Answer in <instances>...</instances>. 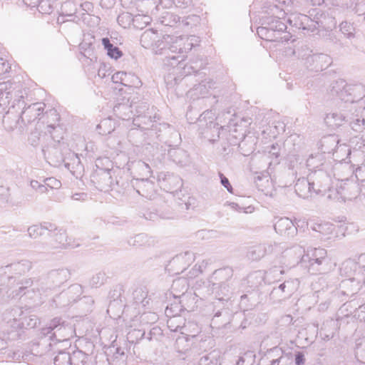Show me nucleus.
<instances>
[{
    "label": "nucleus",
    "instance_id": "nucleus-1",
    "mask_svg": "<svg viewBox=\"0 0 365 365\" xmlns=\"http://www.w3.org/2000/svg\"><path fill=\"white\" fill-rule=\"evenodd\" d=\"M26 91H23L19 83L6 81L0 83V114L3 117V124L11 130H24L19 110L24 105Z\"/></svg>",
    "mask_w": 365,
    "mask_h": 365
},
{
    "label": "nucleus",
    "instance_id": "nucleus-2",
    "mask_svg": "<svg viewBox=\"0 0 365 365\" xmlns=\"http://www.w3.org/2000/svg\"><path fill=\"white\" fill-rule=\"evenodd\" d=\"M331 94L336 95L339 99L345 103H358V108L364 106V99L365 96V87L364 85L359 84H344L343 81L336 82L331 88Z\"/></svg>",
    "mask_w": 365,
    "mask_h": 365
},
{
    "label": "nucleus",
    "instance_id": "nucleus-3",
    "mask_svg": "<svg viewBox=\"0 0 365 365\" xmlns=\"http://www.w3.org/2000/svg\"><path fill=\"white\" fill-rule=\"evenodd\" d=\"M178 60L173 61L169 66L173 67V73H170L165 78L168 86L173 87L182 80L180 76H175V73H180L184 76H189L193 73L198 72L202 68V63L198 65L197 62L191 63H183L184 55H178Z\"/></svg>",
    "mask_w": 365,
    "mask_h": 365
},
{
    "label": "nucleus",
    "instance_id": "nucleus-4",
    "mask_svg": "<svg viewBox=\"0 0 365 365\" xmlns=\"http://www.w3.org/2000/svg\"><path fill=\"white\" fill-rule=\"evenodd\" d=\"M71 327L68 323L62 321L61 318H54L49 323L48 327L41 329L40 336L45 339L53 341H65L69 338Z\"/></svg>",
    "mask_w": 365,
    "mask_h": 365
},
{
    "label": "nucleus",
    "instance_id": "nucleus-5",
    "mask_svg": "<svg viewBox=\"0 0 365 365\" xmlns=\"http://www.w3.org/2000/svg\"><path fill=\"white\" fill-rule=\"evenodd\" d=\"M43 128L56 141L62 140L63 139V130L59 125L60 115L56 109H50L43 113L39 118Z\"/></svg>",
    "mask_w": 365,
    "mask_h": 365
},
{
    "label": "nucleus",
    "instance_id": "nucleus-6",
    "mask_svg": "<svg viewBox=\"0 0 365 365\" xmlns=\"http://www.w3.org/2000/svg\"><path fill=\"white\" fill-rule=\"evenodd\" d=\"M233 269L226 267L215 270L212 274L213 286L218 289L220 294L227 296L233 289Z\"/></svg>",
    "mask_w": 365,
    "mask_h": 365
},
{
    "label": "nucleus",
    "instance_id": "nucleus-7",
    "mask_svg": "<svg viewBox=\"0 0 365 365\" xmlns=\"http://www.w3.org/2000/svg\"><path fill=\"white\" fill-rule=\"evenodd\" d=\"M332 170L319 169L312 171L309 175V179L312 186L314 187L316 194H324L329 190L331 185Z\"/></svg>",
    "mask_w": 365,
    "mask_h": 365
},
{
    "label": "nucleus",
    "instance_id": "nucleus-8",
    "mask_svg": "<svg viewBox=\"0 0 365 365\" xmlns=\"http://www.w3.org/2000/svg\"><path fill=\"white\" fill-rule=\"evenodd\" d=\"M91 180L97 189L105 192L115 189L118 185V181L113 180L111 170L109 169L98 168L91 175Z\"/></svg>",
    "mask_w": 365,
    "mask_h": 365
},
{
    "label": "nucleus",
    "instance_id": "nucleus-9",
    "mask_svg": "<svg viewBox=\"0 0 365 365\" xmlns=\"http://www.w3.org/2000/svg\"><path fill=\"white\" fill-rule=\"evenodd\" d=\"M215 115L212 110H205L197 118L200 127L206 126L203 133L210 141L215 142L220 138V128L217 123L214 122Z\"/></svg>",
    "mask_w": 365,
    "mask_h": 365
},
{
    "label": "nucleus",
    "instance_id": "nucleus-10",
    "mask_svg": "<svg viewBox=\"0 0 365 365\" xmlns=\"http://www.w3.org/2000/svg\"><path fill=\"white\" fill-rule=\"evenodd\" d=\"M175 37L170 35L163 36L162 39L157 38L153 51L155 54L164 55V64L169 66L173 61L178 60V57L175 55L174 51L170 49L172 44H175Z\"/></svg>",
    "mask_w": 365,
    "mask_h": 365
},
{
    "label": "nucleus",
    "instance_id": "nucleus-11",
    "mask_svg": "<svg viewBox=\"0 0 365 365\" xmlns=\"http://www.w3.org/2000/svg\"><path fill=\"white\" fill-rule=\"evenodd\" d=\"M298 284L297 279L286 280L273 287L269 297L274 302H280L289 298Z\"/></svg>",
    "mask_w": 365,
    "mask_h": 365
},
{
    "label": "nucleus",
    "instance_id": "nucleus-12",
    "mask_svg": "<svg viewBox=\"0 0 365 365\" xmlns=\"http://www.w3.org/2000/svg\"><path fill=\"white\" fill-rule=\"evenodd\" d=\"M45 108V104L43 103H35L26 107V103L23 106L21 110H19L21 123L24 128L36 120L37 123L40 122L39 118L42 115Z\"/></svg>",
    "mask_w": 365,
    "mask_h": 365
},
{
    "label": "nucleus",
    "instance_id": "nucleus-13",
    "mask_svg": "<svg viewBox=\"0 0 365 365\" xmlns=\"http://www.w3.org/2000/svg\"><path fill=\"white\" fill-rule=\"evenodd\" d=\"M61 142V140L57 142L55 140H51L47 141V143L43 144L41 149L43 155L50 164H58L65 161L61 153L62 144Z\"/></svg>",
    "mask_w": 365,
    "mask_h": 365
},
{
    "label": "nucleus",
    "instance_id": "nucleus-14",
    "mask_svg": "<svg viewBox=\"0 0 365 365\" xmlns=\"http://www.w3.org/2000/svg\"><path fill=\"white\" fill-rule=\"evenodd\" d=\"M312 250L315 252V258H312L310 252L308 251L306 255L303 257L302 261L309 264H305V267L311 274L322 273L323 269L321 266L326 261L327 251L322 248H314Z\"/></svg>",
    "mask_w": 365,
    "mask_h": 365
},
{
    "label": "nucleus",
    "instance_id": "nucleus-15",
    "mask_svg": "<svg viewBox=\"0 0 365 365\" xmlns=\"http://www.w3.org/2000/svg\"><path fill=\"white\" fill-rule=\"evenodd\" d=\"M70 277L71 272L66 268L53 269L48 273L43 283L46 289H53L68 281Z\"/></svg>",
    "mask_w": 365,
    "mask_h": 365
},
{
    "label": "nucleus",
    "instance_id": "nucleus-16",
    "mask_svg": "<svg viewBox=\"0 0 365 365\" xmlns=\"http://www.w3.org/2000/svg\"><path fill=\"white\" fill-rule=\"evenodd\" d=\"M339 140L336 135H329L324 136L320 142V149L323 153H331L336 154L338 157V153L341 151L347 152L350 154V149L346 145H339Z\"/></svg>",
    "mask_w": 365,
    "mask_h": 365
},
{
    "label": "nucleus",
    "instance_id": "nucleus-17",
    "mask_svg": "<svg viewBox=\"0 0 365 365\" xmlns=\"http://www.w3.org/2000/svg\"><path fill=\"white\" fill-rule=\"evenodd\" d=\"M131 186L140 195L152 199L155 195V185L148 178H134L130 181Z\"/></svg>",
    "mask_w": 365,
    "mask_h": 365
},
{
    "label": "nucleus",
    "instance_id": "nucleus-18",
    "mask_svg": "<svg viewBox=\"0 0 365 365\" xmlns=\"http://www.w3.org/2000/svg\"><path fill=\"white\" fill-rule=\"evenodd\" d=\"M331 63V57L324 53H312L304 62L305 66L310 71H321L327 68Z\"/></svg>",
    "mask_w": 365,
    "mask_h": 365
},
{
    "label": "nucleus",
    "instance_id": "nucleus-19",
    "mask_svg": "<svg viewBox=\"0 0 365 365\" xmlns=\"http://www.w3.org/2000/svg\"><path fill=\"white\" fill-rule=\"evenodd\" d=\"M277 233L288 238L294 237L297 234V228L288 217H280L274 224Z\"/></svg>",
    "mask_w": 365,
    "mask_h": 365
},
{
    "label": "nucleus",
    "instance_id": "nucleus-20",
    "mask_svg": "<svg viewBox=\"0 0 365 365\" xmlns=\"http://www.w3.org/2000/svg\"><path fill=\"white\" fill-rule=\"evenodd\" d=\"M148 17L138 15L134 17L129 13L122 14L118 16V24L124 28L129 26L132 23L133 26L138 29H142L147 25Z\"/></svg>",
    "mask_w": 365,
    "mask_h": 365
},
{
    "label": "nucleus",
    "instance_id": "nucleus-21",
    "mask_svg": "<svg viewBox=\"0 0 365 365\" xmlns=\"http://www.w3.org/2000/svg\"><path fill=\"white\" fill-rule=\"evenodd\" d=\"M51 140H54V138L43 128L41 123L36 124L35 130L31 133L29 137V142L32 146L41 145V149L43 148V144H46L47 141Z\"/></svg>",
    "mask_w": 365,
    "mask_h": 365
},
{
    "label": "nucleus",
    "instance_id": "nucleus-22",
    "mask_svg": "<svg viewBox=\"0 0 365 365\" xmlns=\"http://www.w3.org/2000/svg\"><path fill=\"white\" fill-rule=\"evenodd\" d=\"M278 247V245L272 244H260L252 247L247 252V256L251 260H259L265 255L274 252Z\"/></svg>",
    "mask_w": 365,
    "mask_h": 365
},
{
    "label": "nucleus",
    "instance_id": "nucleus-23",
    "mask_svg": "<svg viewBox=\"0 0 365 365\" xmlns=\"http://www.w3.org/2000/svg\"><path fill=\"white\" fill-rule=\"evenodd\" d=\"M49 235L51 237L50 245L51 248H67L71 247L68 242V236L66 232L63 228H58L56 230L49 231Z\"/></svg>",
    "mask_w": 365,
    "mask_h": 365
},
{
    "label": "nucleus",
    "instance_id": "nucleus-24",
    "mask_svg": "<svg viewBox=\"0 0 365 365\" xmlns=\"http://www.w3.org/2000/svg\"><path fill=\"white\" fill-rule=\"evenodd\" d=\"M165 314L169 317V319L167 322V326L171 331H180L182 334V330L185 329V319L181 316L178 315L177 312L174 314L173 307L169 308L167 307L165 309Z\"/></svg>",
    "mask_w": 365,
    "mask_h": 365
},
{
    "label": "nucleus",
    "instance_id": "nucleus-25",
    "mask_svg": "<svg viewBox=\"0 0 365 365\" xmlns=\"http://www.w3.org/2000/svg\"><path fill=\"white\" fill-rule=\"evenodd\" d=\"M306 255L304 248L301 245H294L291 248L287 249L283 252L284 257H289V264L294 265L301 263L305 267L307 262H303L302 258Z\"/></svg>",
    "mask_w": 365,
    "mask_h": 365
},
{
    "label": "nucleus",
    "instance_id": "nucleus-26",
    "mask_svg": "<svg viewBox=\"0 0 365 365\" xmlns=\"http://www.w3.org/2000/svg\"><path fill=\"white\" fill-rule=\"evenodd\" d=\"M355 115L356 113L347 115L341 112H333L327 114L324 120L328 126L335 128L341 126L344 122H349L350 123L351 118Z\"/></svg>",
    "mask_w": 365,
    "mask_h": 365
},
{
    "label": "nucleus",
    "instance_id": "nucleus-27",
    "mask_svg": "<svg viewBox=\"0 0 365 365\" xmlns=\"http://www.w3.org/2000/svg\"><path fill=\"white\" fill-rule=\"evenodd\" d=\"M294 189L296 193L304 199L309 197L314 192V187L312 186L309 176L307 178H299L294 185Z\"/></svg>",
    "mask_w": 365,
    "mask_h": 365
},
{
    "label": "nucleus",
    "instance_id": "nucleus-28",
    "mask_svg": "<svg viewBox=\"0 0 365 365\" xmlns=\"http://www.w3.org/2000/svg\"><path fill=\"white\" fill-rule=\"evenodd\" d=\"M307 167L309 170H312V172L319 169L332 170L331 162L327 161L323 154L311 155L307 160Z\"/></svg>",
    "mask_w": 365,
    "mask_h": 365
},
{
    "label": "nucleus",
    "instance_id": "nucleus-29",
    "mask_svg": "<svg viewBox=\"0 0 365 365\" xmlns=\"http://www.w3.org/2000/svg\"><path fill=\"white\" fill-rule=\"evenodd\" d=\"M158 136L160 138V140L164 141L169 147H175L181 141L180 134L170 125L166 127L163 134Z\"/></svg>",
    "mask_w": 365,
    "mask_h": 365
},
{
    "label": "nucleus",
    "instance_id": "nucleus-30",
    "mask_svg": "<svg viewBox=\"0 0 365 365\" xmlns=\"http://www.w3.org/2000/svg\"><path fill=\"white\" fill-rule=\"evenodd\" d=\"M56 226L48 222H44L41 224L34 225L30 226L27 231L29 236L31 238L36 239L45 234L46 231L56 230Z\"/></svg>",
    "mask_w": 365,
    "mask_h": 365
},
{
    "label": "nucleus",
    "instance_id": "nucleus-31",
    "mask_svg": "<svg viewBox=\"0 0 365 365\" xmlns=\"http://www.w3.org/2000/svg\"><path fill=\"white\" fill-rule=\"evenodd\" d=\"M133 302L135 308L145 307L149 304L150 298L148 296L145 287H137L133 292Z\"/></svg>",
    "mask_w": 365,
    "mask_h": 365
},
{
    "label": "nucleus",
    "instance_id": "nucleus-32",
    "mask_svg": "<svg viewBox=\"0 0 365 365\" xmlns=\"http://www.w3.org/2000/svg\"><path fill=\"white\" fill-rule=\"evenodd\" d=\"M127 243L129 246L138 248L144 246H150L154 243V240L145 233H139L128 237Z\"/></svg>",
    "mask_w": 365,
    "mask_h": 365
},
{
    "label": "nucleus",
    "instance_id": "nucleus-33",
    "mask_svg": "<svg viewBox=\"0 0 365 365\" xmlns=\"http://www.w3.org/2000/svg\"><path fill=\"white\" fill-rule=\"evenodd\" d=\"M175 43V44H172L170 47V49L174 51L175 54L187 53L190 51L193 46V43L189 38L182 36H176Z\"/></svg>",
    "mask_w": 365,
    "mask_h": 365
},
{
    "label": "nucleus",
    "instance_id": "nucleus-34",
    "mask_svg": "<svg viewBox=\"0 0 365 365\" xmlns=\"http://www.w3.org/2000/svg\"><path fill=\"white\" fill-rule=\"evenodd\" d=\"M356 115L351 118L350 126L356 131H361L365 129V100L364 101L363 108L356 110Z\"/></svg>",
    "mask_w": 365,
    "mask_h": 365
},
{
    "label": "nucleus",
    "instance_id": "nucleus-35",
    "mask_svg": "<svg viewBox=\"0 0 365 365\" xmlns=\"http://www.w3.org/2000/svg\"><path fill=\"white\" fill-rule=\"evenodd\" d=\"M189 289V284L186 278H178L173 282L171 286V293L175 298H180L185 296V294Z\"/></svg>",
    "mask_w": 365,
    "mask_h": 365
},
{
    "label": "nucleus",
    "instance_id": "nucleus-36",
    "mask_svg": "<svg viewBox=\"0 0 365 365\" xmlns=\"http://www.w3.org/2000/svg\"><path fill=\"white\" fill-rule=\"evenodd\" d=\"M262 25H266L268 29L277 31L279 34L287 29V26L284 23L280 21V19L277 16H266L262 17Z\"/></svg>",
    "mask_w": 365,
    "mask_h": 365
},
{
    "label": "nucleus",
    "instance_id": "nucleus-37",
    "mask_svg": "<svg viewBox=\"0 0 365 365\" xmlns=\"http://www.w3.org/2000/svg\"><path fill=\"white\" fill-rule=\"evenodd\" d=\"M40 323L38 317L36 314H28L24 313L22 315L21 320L16 326L12 324L11 327L16 329H34Z\"/></svg>",
    "mask_w": 365,
    "mask_h": 365
},
{
    "label": "nucleus",
    "instance_id": "nucleus-38",
    "mask_svg": "<svg viewBox=\"0 0 365 365\" xmlns=\"http://www.w3.org/2000/svg\"><path fill=\"white\" fill-rule=\"evenodd\" d=\"M168 156L174 163L180 166L186 165L189 162V155L187 151L182 148H170L168 150Z\"/></svg>",
    "mask_w": 365,
    "mask_h": 365
},
{
    "label": "nucleus",
    "instance_id": "nucleus-39",
    "mask_svg": "<svg viewBox=\"0 0 365 365\" xmlns=\"http://www.w3.org/2000/svg\"><path fill=\"white\" fill-rule=\"evenodd\" d=\"M158 38L157 31L153 29L145 30L140 36V43L145 48L153 49L156 40Z\"/></svg>",
    "mask_w": 365,
    "mask_h": 365
},
{
    "label": "nucleus",
    "instance_id": "nucleus-40",
    "mask_svg": "<svg viewBox=\"0 0 365 365\" xmlns=\"http://www.w3.org/2000/svg\"><path fill=\"white\" fill-rule=\"evenodd\" d=\"M64 159L65 161H63V163H64L65 167L67 168L68 170H69L71 173H75L83 170V167L78 154L70 153L69 157L64 158Z\"/></svg>",
    "mask_w": 365,
    "mask_h": 365
},
{
    "label": "nucleus",
    "instance_id": "nucleus-41",
    "mask_svg": "<svg viewBox=\"0 0 365 365\" xmlns=\"http://www.w3.org/2000/svg\"><path fill=\"white\" fill-rule=\"evenodd\" d=\"M24 312L19 307H14L10 310H6L4 313V319L6 320L8 323L16 326L17 324L21 322L22 315Z\"/></svg>",
    "mask_w": 365,
    "mask_h": 365
},
{
    "label": "nucleus",
    "instance_id": "nucleus-42",
    "mask_svg": "<svg viewBox=\"0 0 365 365\" xmlns=\"http://www.w3.org/2000/svg\"><path fill=\"white\" fill-rule=\"evenodd\" d=\"M228 317L227 310L217 311L211 320V327L216 329L224 327L228 322Z\"/></svg>",
    "mask_w": 365,
    "mask_h": 365
},
{
    "label": "nucleus",
    "instance_id": "nucleus-43",
    "mask_svg": "<svg viewBox=\"0 0 365 365\" xmlns=\"http://www.w3.org/2000/svg\"><path fill=\"white\" fill-rule=\"evenodd\" d=\"M6 268H10L15 274L21 275L27 272L31 268V263L29 260L24 259L20 262H14L6 266Z\"/></svg>",
    "mask_w": 365,
    "mask_h": 365
},
{
    "label": "nucleus",
    "instance_id": "nucleus-44",
    "mask_svg": "<svg viewBox=\"0 0 365 365\" xmlns=\"http://www.w3.org/2000/svg\"><path fill=\"white\" fill-rule=\"evenodd\" d=\"M159 20L162 25L173 27L180 22V17L174 13L165 11L159 18Z\"/></svg>",
    "mask_w": 365,
    "mask_h": 365
},
{
    "label": "nucleus",
    "instance_id": "nucleus-45",
    "mask_svg": "<svg viewBox=\"0 0 365 365\" xmlns=\"http://www.w3.org/2000/svg\"><path fill=\"white\" fill-rule=\"evenodd\" d=\"M58 5V0H40L38 11L41 14H51Z\"/></svg>",
    "mask_w": 365,
    "mask_h": 365
},
{
    "label": "nucleus",
    "instance_id": "nucleus-46",
    "mask_svg": "<svg viewBox=\"0 0 365 365\" xmlns=\"http://www.w3.org/2000/svg\"><path fill=\"white\" fill-rule=\"evenodd\" d=\"M64 291L67 297H69L71 302L73 304L77 302V300L83 294V287L79 284H73Z\"/></svg>",
    "mask_w": 365,
    "mask_h": 365
},
{
    "label": "nucleus",
    "instance_id": "nucleus-47",
    "mask_svg": "<svg viewBox=\"0 0 365 365\" xmlns=\"http://www.w3.org/2000/svg\"><path fill=\"white\" fill-rule=\"evenodd\" d=\"M168 176V183H163V188L168 192H173L178 190L181 186V179L178 176L171 173Z\"/></svg>",
    "mask_w": 365,
    "mask_h": 365
},
{
    "label": "nucleus",
    "instance_id": "nucleus-48",
    "mask_svg": "<svg viewBox=\"0 0 365 365\" xmlns=\"http://www.w3.org/2000/svg\"><path fill=\"white\" fill-rule=\"evenodd\" d=\"M78 11L77 6L74 1H66L61 4V14L65 16H73Z\"/></svg>",
    "mask_w": 365,
    "mask_h": 365
},
{
    "label": "nucleus",
    "instance_id": "nucleus-49",
    "mask_svg": "<svg viewBox=\"0 0 365 365\" xmlns=\"http://www.w3.org/2000/svg\"><path fill=\"white\" fill-rule=\"evenodd\" d=\"M175 349L179 353H185L190 349V343L185 336H178L175 342Z\"/></svg>",
    "mask_w": 365,
    "mask_h": 365
},
{
    "label": "nucleus",
    "instance_id": "nucleus-50",
    "mask_svg": "<svg viewBox=\"0 0 365 365\" xmlns=\"http://www.w3.org/2000/svg\"><path fill=\"white\" fill-rule=\"evenodd\" d=\"M312 53V50H311L307 45H302L293 51V54L299 58L304 60V62H307V59L309 56H311Z\"/></svg>",
    "mask_w": 365,
    "mask_h": 365
},
{
    "label": "nucleus",
    "instance_id": "nucleus-51",
    "mask_svg": "<svg viewBox=\"0 0 365 365\" xmlns=\"http://www.w3.org/2000/svg\"><path fill=\"white\" fill-rule=\"evenodd\" d=\"M340 31L348 38H354L355 28L354 26L347 21H342L339 25Z\"/></svg>",
    "mask_w": 365,
    "mask_h": 365
},
{
    "label": "nucleus",
    "instance_id": "nucleus-52",
    "mask_svg": "<svg viewBox=\"0 0 365 365\" xmlns=\"http://www.w3.org/2000/svg\"><path fill=\"white\" fill-rule=\"evenodd\" d=\"M94 300L91 297L84 296L79 299L78 307L81 309L85 313L90 312L92 309Z\"/></svg>",
    "mask_w": 365,
    "mask_h": 365
},
{
    "label": "nucleus",
    "instance_id": "nucleus-53",
    "mask_svg": "<svg viewBox=\"0 0 365 365\" xmlns=\"http://www.w3.org/2000/svg\"><path fill=\"white\" fill-rule=\"evenodd\" d=\"M53 302L56 304L57 307L63 308L71 305L69 297H67L65 291L61 292L53 299Z\"/></svg>",
    "mask_w": 365,
    "mask_h": 365
},
{
    "label": "nucleus",
    "instance_id": "nucleus-54",
    "mask_svg": "<svg viewBox=\"0 0 365 365\" xmlns=\"http://www.w3.org/2000/svg\"><path fill=\"white\" fill-rule=\"evenodd\" d=\"M301 26L302 29H307L313 31L317 28L319 23L317 21H313L307 15H302Z\"/></svg>",
    "mask_w": 365,
    "mask_h": 365
},
{
    "label": "nucleus",
    "instance_id": "nucleus-55",
    "mask_svg": "<svg viewBox=\"0 0 365 365\" xmlns=\"http://www.w3.org/2000/svg\"><path fill=\"white\" fill-rule=\"evenodd\" d=\"M86 356L81 351H73L71 354L70 365H84L86 362Z\"/></svg>",
    "mask_w": 365,
    "mask_h": 365
},
{
    "label": "nucleus",
    "instance_id": "nucleus-56",
    "mask_svg": "<svg viewBox=\"0 0 365 365\" xmlns=\"http://www.w3.org/2000/svg\"><path fill=\"white\" fill-rule=\"evenodd\" d=\"M71 354L66 351H60L53 359L55 365H70Z\"/></svg>",
    "mask_w": 365,
    "mask_h": 365
},
{
    "label": "nucleus",
    "instance_id": "nucleus-57",
    "mask_svg": "<svg viewBox=\"0 0 365 365\" xmlns=\"http://www.w3.org/2000/svg\"><path fill=\"white\" fill-rule=\"evenodd\" d=\"M106 281V275L104 272H100L94 274L90 279V285L92 287H99Z\"/></svg>",
    "mask_w": 365,
    "mask_h": 365
},
{
    "label": "nucleus",
    "instance_id": "nucleus-58",
    "mask_svg": "<svg viewBox=\"0 0 365 365\" xmlns=\"http://www.w3.org/2000/svg\"><path fill=\"white\" fill-rule=\"evenodd\" d=\"M128 77H129L128 73H127L125 72H123V71L116 72L115 73H114L113 75L112 80L115 83H120L123 86H128V85H129Z\"/></svg>",
    "mask_w": 365,
    "mask_h": 365
},
{
    "label": "nucleus",
    "instance_id": "nucleus-59",
    "mask_svg": "<svg viewBox=\"0 0 365 365\" xmlns=\"http://www.w3.org/2000/svg\"><path fill=\"white\" fill-rule=\"evenodd\" d=\"M130 108L135 109L137 114V118L134 119V121L138 120L142 115H145L146 111L148 110L149 105L147 103H140L136 105H131Z\"/></svg>",
    "mask_w": 365,
    "mask_h": 365
},
{
    "label": "nucleus",
    "instance_id": "nucleus-60",
    "mask_svg": "<svg viewBox=\"0 0 365 365\" xmlns=\"http://www.w3.org/2000/svg\"><path fill=\"white\" fill-rule=\"evenodd\" d=\"M192 93L191 95H196L199 97L204 98L206 94L208 93V88L206 85L202 82L198 85H195L194 88L190 91Z\"/></svg>",
    "mask_w": 365,
    "mask_h": 365
},
{
    "label": "nucleus",
    "instance_id": "nucleus-61",
    "mask_svg": "<svg viewBox=\"0 0 365 365\" xmlns=\"http://www.w3.org/2000/svg\"><path fill=\"white\" fill-rule=\"evenodd\" d=\"M17 284L19 285V289L14 290L12 294L15 296H22L26 294V292H23L32 284V281L31 279H26L24 281L18 282Z\"/></svg>",
    "mask_w": 365,
    "mask_h": 365
},
{
    "label": "nucleus",
    "instance_id": "nucleus-62",
    "mask_svg": "<svg viewBox=\"0 0 365 365\" xmlns=\"http://www.w3.org/2000/svg\"><path fill=\"white\" fill-rule=\"evenodd\" d=\"M145 331L140 329H133L128 333L127 339L130 342L133 343L134 339H141L145 336Z\"/></svg>",
    "mask_w": 365,
    "mask_h": 365
},
{
    "label": "nucleus",
    "instance_id": "nucleus-63",
    "mask_svg": "<svg viewBox=\"0 0 365 365\" xmlns=\"http://www.w3.org/2000/svg\"><path fill=\"white\" fill-rule=\"evenodd\" d=\"M199 365H217V360L211 354L202 356Z\"/></svg>",
    "mask_w": 365,
    "mask_h": 365
},
{
    "label": "nucleus",
    "instance_id": "nucleus-64",
    "mask_svg": "<svg viewBox=\"0 0 365 365\" xmlns=\"http://www.w3.org/2000/svg\"><path fill=\"white\" fill-rule=\"evenodd\" d=\"M331 224H318L314 227V230L317 232H319L323 235H328L332 232L333 227Z\"/></svg>",
    "mask_w": 365,
    "mask_h": 365
}]
</instances>
